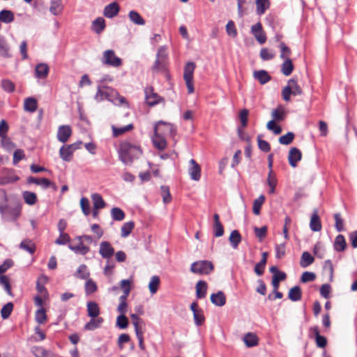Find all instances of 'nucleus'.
<instances>
[{"label":"nucleus","instance_id":"obj_1","mask_svg":"<svg viewBox=\"0 0 357 357\" xmlns=\"http://www.w3.org/2000/svg\"><path fill=\"white\" fill-rule=\"evenodd\" d=\"M119 160L126 165H131L133 161L142 154L139 146L128 141L122 142L118 150Z\"/></svg>","mask_w":357,"mask_h":357},{"label":"nucleus","instance_id":"obj_2","mask_svg":"<svg viewBox=\"0 0 357 357\" xmlns=\"http://www.w3.org/2000/svg\"><path fill=\"white\" fill-rule=\"evenodd\" d=\"M94 99L98 102L107 100L114 105H121L126 104L128 106L124 97L120 96L119 93L114 89L104 84L98 85Z\"/></svg>","mask_w":357,"mask_h":357},{"label":"nucleus","instance_id":"obj_3","mask_svg":"<svg viewBox=\"0 0 357 357\" xmlns=\"http://www.w3.org/2000/svg\"><path fill=\"white\" fill-rule=\"evenodd\" d=\"M215 270L211 261L207 259L197 260L190 264V271L199 275H208Z\"/></svg>","mask_w":357,"mask_h":357},{"label":"nucleus","instance_id":"obj_4","mask_svg":"<svg viewBox=\"0 0 357 357\" xmlns=\"http://www.w3.org/2000/svg\"><path fill=\"white\" fill-rule=\"evenodd\" d=\"M3 218L6 221H16L21 214V206L14 207L6 206L0 211Z\"/></svg>","mask_w":357,"mask_h":357},{"label":"nucleus","instance_id":"obj_5","mask_svg":"<svg viewBox=\"0 0 357 357\" xmlns=\"http://www.w3.org/2000/svg\"><path fill=\"white\" fill-rule=\"evenodd\" d=\"M250 33L255 37L259 45H264L266 42L267 36L260 21L252 25Z\"/></svg>","mask_w":357,"mask_h":357},{"label":"nucleus","instance_id":"obj_6","mask_svg":"<svg viewBox=\"0 0 357 357\" xmlns=\"http://www.w3.org/2000/svg\"><path fill=\"white\" fill-rule=\"evenodd\" d=\"M102 63L113 67H119L122 64V61L115 55L114 50H107L103 52Z\"/></svg>","mask_w":357,"mask_h":357},{"label":"nucleus","instance_id":"obj_7","mask_svg":"<svg viewBox=\"0 0 357 357\" xmlns=\"http://www.w3.org/2000/svg\"><path fill=\"white\" fill-rule=\"evenodd\" d=\"M160 126H163L164 128L161 129L160 132L159 134H162L165 137L169 135L172 138H174L177 135V129L176 127L172 123L165 121L163 120L158 121V127Z\"/></svg>","mask_w":357,"mask_h":357},{"label":"nucleus","instance_id":"obj_8","mask_svg":"<svg viewBox=\"0 0 357 357\" xmlns=\"http://www.w3.org/2000/svg\"><path fill=\"white\" fill-rule=\"evenodd\" d=\"M287 159L289 164L291 167H296L298 166V162L302 159L301 151L297 147H291L289 151Z\"/></svg>","mask_w":357,"mask_h":357},{"label":"nucleus","instance_id":"obj_9","mask_svg":"<svg viewBox=\"0 0 357 357\" xmlns=\"http://www.w3.org/2000/svg\"><path fill=\"white\" fill-rule=\"evenodd\" d=\"M190 167L188 169L189 176L191 180L198 181L201 178V167L195 159H190Z\"/></svg>","mask_w":357,"mask_h":357},{"label":"nucleus","instance_id":"obj_10","mask_svg":"<svg viewBox=\"0 0 357 357\" xmlns=\"http://www.w3.org/2000/svg\"><path fill=\"white\" fill-rule=\"evenodd\" d=\"M309 227L313 232H317L321 230L322 225L317 208H314L310 215Z\"/></svg>","mask_w":357,"mask_h":357},{"label":"nucleus","instance_id":"obj_11","mask_svg":"<svg viewBox=\"0 0 357 357\" xmlns=\"http://www.w3.org/2000/svg\"><path fill=\"white\" fill-rule=\"evenodd\" d=\"M253 78L258 81L261 85H264L272 79V77L266 70H255L253 71Z\"/></svg>","mask_w":357,"mask_h":357},{"label":"nucleus","instance_id":"obj_12","mask_svg":"<svg viewBox=\"0 0 357 357\" xmlns=\"http://www.w3.org/2000/svg\"><path fill=\"white\" fill-rule=\"evenodd\" d=\"M27 183L29 184L35 183L36 185L41 186L44 189H47L50 187H52L54 190H56V185L46 178H35L33 176H29L27 178Z\"/></svg>","mask_w":357,"mask_h":357},{"label":"nucleus","instance_id":"obj_13","mask_svg":"<svg viewBox=\"0 0 357 357\" xmlns=\"http://www.w3.org/2000/svg\"><path fill=\"white\" fill-rule=\"evenodd\" d=\"M210 300L212 304L217 307H222L227 302L226 296L222 290L212 293L210 296Z\"/></svg>","mask_w":357,"mask_h":357},{"label":"nucleus","instance_id":"obj_14","mask_svg":"<svg viewBox=\"0 0 357 357\" xmlns=\"http://www.w3.org/2000/svg\"><path fill=\"white\" fill-rule=\"evenodd\" d=\"M195 296L197 299H203L206 297L208 289V284L204 280H199L195 284Z\"/></svg>","mask_w":357,"mask_h":357},{"label":"nucleus","instance_id":"obj_15","mask_svg":"<svg viewBox=\"0 0 357 357\" xmlns=\"http://www.w3.org/2000/svg\"><path fill=\"white\" fill-rule=\"evenodd\" d=\"M72 135V129L70 126L63 125L59 127L57 139L62 143L66 142Z\"/></svg>","mask_w":357,"mask_h":357},{"label":"nucleus","instance_id":"obj_16","mask_svg":"<svg viewBox=\"0 0 357 357\" xmlns=\"http://www.w3.org/2000/svg\"><path fill=\"white\" fill-rule=\"evenodd\" d=\"M99 253L102 258L109 259L114 253V249L107 241H102L100 244Z\"/></svg>","mask_w":357,"mask_h":357},{"label":"nucleus","instance_id":"obj_17","mask_svg":"<svg viewBox=\"0 0 357 357\" xmlns=\"http://www.w3.org/2000/svg\"><path fill=\"white\" fill-rule=\"evenodd\" d=\"M287 298L292 302H298L302 299V289L300 285L296 284L291 287L287 294Z\"/></svg>","mask_w":357,"mask_h":357},{"label":"nucleus","instance_id":"obj_18","mask_svg":"<svg viewBox=\"0 0 357 357\" xmlns=\"http://www.w3.org/2000/svg\"><path fill=\"white\" fill-rule=\"evenodd\" d=\"M271 120L274 122L283 121L286 118V112L282 105H279L271 111Z\"/></svg>","mask_w":357,"mask_h":357},{"label":"nucleus","instance_id":"obj_19","mask_svg":"<svg viewBox=\"0 0 357 357\" xmlns=\"http://www.w3.org/2000/svg\"><path fill=\"white\" fill-rule=\"evenodd\" d=\"M294 70L293 61L290 58L283 59V62L280 66V72L286 77L291 75Z\"/></svg>","mask_w":357,"mask_h":357},{"label":"nucleus","instance_id":"obj_20","mask_svg":"<svg viewBox=\"0 0 357 357\" xmlns=\"http://www.w3.org/2000/svg\"><path fill=\"white\" fill-rule=\"evenodd\" d=\"M120 7L116 2H112L105 7L103 14L107 18H113L119 12Z\"/></svg>","mask_w":357,"mask_h":357},{"label":"nucleus","instance_id":"obj_21","mask_svg":"<svg viewBox=\"0 0 357 357\" xmlns=\"http://www.w3.org/2000/svg\"><path fill=\"white\" fill-rule=\"evenodd\" d=\"M347 248V243L345 237L342 234H338L333 243V249L336 252H344Z\"/></svg>","mask_w":357,"mask_h":357},{"label":"nucleus","instance_id":"obj_22","mask_svg":"<svg viewBox=\"0 0 357 357\" xmlns=\"http://www.w3.org/2000/svg\"><path fill=\"white\" fill-rule=\"evenodd\" d=\"M243 342L246 347L252 348L256 347L259 344V338L257 335L253 333H247L243 338Z\"/></svg>","mask_w":357,"mask_h":357},{"label":"nucleus","instance_id":"obj_23","mask_svg":"<svg viewBox=\"0 0 357 357\" xmlns=\"http://www.w3.org/2000/svg\"><path fill=\"white\" fill-rule=\"evenodd\" d=\"M228 241L233 249H237L242 241V236L238 230L234 229L231 231Z\"/></svg>","mask_w":357,"mask_h":357},{"label":"nucleus","instance_id":"obj_24","mask_svg":"<svg viewBox=\"0 0 357 357\" xmlns=\"http://www.w3.org/2000/svg\"><path fill=\"white\" fill-rule=\"evenodd\" d=\"M145 102L149 106H154L156 105V93H154L153 86L146 87L144 89Z\"/></svg>","mask_w":357,"mask_h":357},{"label":"nucleus","instance_id":"obj_25","mask_svg":"<svg viewBox=\"0 0 357 357\" xmlns=\"http://www.w3.org/2000/svg\"><path fill=\"white\" fill-rule=\"evenodd\" d=\"M0 56L4 58H10V47L3 36L0 35Z\"/></svg>","mask_w":357,"mask_h":357},{"label":"nucleus","instance_id":"obj_26","mask_svg":"<svg viewBox=\"0 0 357 357\" xmlns=\"http://www.w3.org/2000/svg\"><path fill=\"white\" fill-rule=\"evenodd\" d=\"M104 321V319L101 317H96V318H91L89 321H88L84 326V329L85 331H94L97 328H99L101 327L102 323Z\"/></svg>","mask_w":357,"mask_h":357},{"label":"nucleus","instance_id":"obj_27","mask_svg":"<svg viewBox=\"0 0 357 357\" xmlns=\"http://www.w3.org/2000/svg\"><path fill=\"white\" fill-rule=\"evenodd\" d=\"M256 14L259 16L264 15L271 6L270 0H255Z\"/></svg>","mask_w":357,"mask_h":357},{"label":"nucleus","instance_id":"obj_28","mask_svg":"<svg viewBox=\"0 0 357 357\" xmlns=\"http://www.w3.org/2000/svg\"><path fill=\"white\" fill-rule=\"evenodd\" d=\"M314 257L308 251H304L301 254L300 259V266L302 268H307L314 263Z\"/></svg>","mask_w":357,"mask_h":357},{"label":"nucleus","instance_id":"obj_29","mask_svg":"<svg viewBox=\"0 0 357 357\" xmlns=\"http://www.w3.org/2000/svg\"><path fill=\"white\" fill-rule=\"evenodd\" d=\"M87 314L91 318L100 317V307L97 303L94 301H89L86 304Z\"/></svg>","mask_w":357,"mask_h":357},{"label":"nucleus","instance_id":"obj_30","mask_svg":"<svg viewBox=\"0 0 357 357\" xmlns=\"http://www.w3.org/2000/svg\"><path fill=\"white\" fill-rule=\"evenodd\" d=\"M196 64L194 61H187L183 69V79H193Z\"/></svg>","mask_w":357,"mask_h":357},{"label":"nucleus","instance_id":"obj_31","mask_svg":"<svg viewBox=\"0 0 357 357\" xmlns=\"http://www.w3.org/2000/svg\"><path fill=\"white\" fill-rule=\"evenodd\" d=\"M74 151L70 149V146L63 145L60 148L59 155L65 162H70L73 155Z\"/></svg>","mask_w":357,"mask_h":357},{"label":"nucleus","instance_id":"obj_32","mask_svg":"<svg viewBox=\"0 0 357 357\" xmlns=\"http://www.w3.org/2000/svg\"><path fill=\"white\" fill-rule=\"evenodd\" d=\"M167 59L168 53L167 52V46H160L158 49V71L162 67L164 61Z\"/></svg>","mask_w":357,"mask_h":357},{"label":"nucleus","instance_id":"obj_33","mask_svg":"<svg viewBox=\"0 0 357 357\" xmlns=\"http://www.w3.org/2000/svg\"><path fill=\"white\" fill-rule=\"evenodd\" d=\"M266 197L264 194L260 195L255 199L252 203V213L255 215H259L261 213V208L263 204L265 202Z\"/></svg>","mask_w":357,"mask_h":357},{"label":"nucleus","instance_id":"obj_34","mask_svg":"<svg viewBox=\"0 0 357 357\" xmlns=\"http://www.w3.org/2000/svg\"><path fill=\"white\" fill-rule=\"evenodd\" d=\"M49 73V66L46 63H39L36 66L35 73L36 77L39 79H45Z\"/></svg>","mask_w":357,"mask_h":357},{"label":"nucleus","instance_id":"obj_35","mask_svg":"<svg viewBox=\"0 0 357 357\" xmlns=\"http://www.w3.org/2000/svg\"><path fill=\"white\" fill-rule=\"evenodd\" d=\"M68 248L70 250L73 251L75 253L80 254L82 255L87 254L90 250L89 247L84 245V244L81 241V240L79 241V243L76 245L69 244Z\"/></svg>","mask_w":357,"mask_h":357},{"label":"nucleus","instance_id":"obj_36","mask_svg":"<svg viewBox=\"0 0 357 357\" xmlns=\"http://www.w3.org/2000/svg\"><path fill=\"white\" fill-rule=\"evenodd\" d=\"M131 282L129 280H122L121 281V287L123 289V294L119 297L120 301H126L130 292Z\"/></svg>","mask_w":357,"mask_h":357},{"label":"nucleus","instance_id":"obj_37","mask_svg":"<svg viewBox=\"0 0 357 357\" xmlns=\"http://www.w3.org/2000/svg\"><path fill=\"white\" fill-rule=\"evenodd\" d=\"M63 6L61 0H51L50 11L54 15H58L61 13Z\"/></svg>","mask_w":357,"mask_h":357},{"label":"nucleus","instance_id":"obj_38","mask_svg":"<svg viewBox=\"0 0 357 357\" xmlns=\"http://www.w3.org/2000/svg\"><path fill=\"white\" fill-rule=\"evenodd\" d=\"M15 16L13 11L10 10H2L0 11V22L9 24L14 21Z\"/></svg>","mask_w":357,"mask_h":357},{"label":"nucleus","instance_id":"obj_39","mask_svg":"<svg viewBox=\"0 0 357 357\" xmlns=\"http://www.w3.org/2000/svg\"><path fill=\"white\" fill-rule=\"evenodd\" d=\"M295 138L294 132L288 131L286 134L281 135L278 138V142L282 145H289L291 144Z\"/></svg>","mask_w":357,"mask_h":357},{"label":"nucleus","instance_id":"obj_40","mask_svg":"<svg viewBox=\"0 0 357 357\" xmlns=\"http://www.w3.org/2000/svg\"><path fill=\"white\" fill-rule=\"evenodd\" d=\"M105 28V21L102 17L96 18L92 23V29L98 34L100 33Z\"/></svg>","mask_w":357,"mask_h":357},{"label":"nucleus","instance_id":"obj_41","mask_svg":"<svg viewBox=\"0 0 357 357\" xmlns=\"http://www.w3.org/2000/svg\"><path fill=\"white\" fill-rule=\"evenodd\" d=\"M160 194L162 197V202L165 204H167L172 202V197L168 185H162L160 186Z\"/></svg>","mask_w":357,"mask_h":357},{"label":"nucleus","instance_id":"obj_42","mask_svg":"<svg viewBox=\"0 0 357 357\" xmlns=\"http://www.w3.org/2000/svg\"><path fill=\"white\" fill-rule=\"evenodd\" d=\"M128 17L130 20L137 25H144L145 24V20L142 18V17L135 10H130L128 13Z\"/></svg>","mask_w":357,"mask_h":357},{"label":"nucleus","instance_id":"obj_43","mask_svg":"<svg viewBox=\"0 0 357 357\" xmlns=\"http://www.w3.org/2000/svg\"><path fill=\"white\" fill-rule=\"evenodd\" d=\"M257 142L258 148L261 151L268 153L271 151V145L269 142L262 139V135H257Z\"/></svg>","mask_w":357,"mask_h":357},{"label":"nucleus","instance_id":"obj_44","mask_svg":"<svg viewBox=\"0 0 357 357\" xmlns=\"http://www.w3.org/2000/svg\"><path fill=\"white\" fill-rule=\"evenodd\" d=\"M91 199L93 204V208L95 209L103 208L105 206V202L100 194H92Z\"/></svg>","mask_w":357,"mask_h":357},{"label":"nucleus","instance_id":"obj_45","mask_svg":"<svg viewBox=\"0 0 357 357\" xmlns=\"http://www.w3.org/2000/svg\"><path fill=\"white\" fill-rule=\"evenodd\" d=\"M333 218L335 220L334 227H335V230L337 232H341V231H344V229H345L344 226V220L342 218L341 214L340 213H335L333 215Z\"/></svg>","mask_w":357,"mask_h":357},{"label":"nucleus","instance_id":"obj_46","mask_svg":"<svg viewBox=\"0 0 357 357\" xmlns=\"http://www.w3.org/2000/svg\"><path fill=\"white\" fill-rule=\"evenodd\" d=\"M192 315L194 324L196 326L199 327L204 324L206 319L202 309L195 311V313H193Z\"/></svg>","mask_w":357,"mask_h":357},{"label":"nucleus","instance_id":"obj_47","mask_svg":"<svg viewBox=\"0 0 357 357\" xmlns=\"http://www.w3.org/2000/svg\"><path fill=\"white\" fill-rule=\"evenodd\" d=\"M20 248L30 254H33L36 251L35 244L29 239L22 241L20 244Z\"/></svg>","mask_w":357,"mask_h":357},{"label":"nucleus","instance_id":"obj_48","mask_svg":"<svg viewBox=\"0 0 357 357\" xmlns=\"http://www.w3.org/2000/svg\"><path fill=\"white\" fill-rule=\"evenodd\" d=\"M253 230L259 241H262L267 235L268 227L266 225H263L260 227L255 226Z\"/></svg>","mask_w":357,"mask_h":357},{"label":"nucleus","instance_id":"obj_49","mask_svg":"<svg viewBox=\"0 0 357 357\" xmlns=\"http://www.w3.org/2000/svg\"><path fill=\"white\" fill-rule=\"evenodd\" d=\"M24 108L26 111L33 112L37 109V101L34 98H27L24 100Z\"/></svg>","mask_w":357,"mask_h":357},{"label":"nucleus","instance_id":"obj_50","mask_svg":"<svg viewBox=\"0 0 357 357\" xmlns=\"http://www.w3.org/2000/svg\"><path fill=\"white\" fill-rule=\"evenodd\" d=\"M89 272L85 264L80 265L75 273V277L79 279H87L89 277Z\"/></svg>","mask_w":357,"mask_h":357},{"label":"nucleus","instance_id":"obj_51","mask_svg":"<svg viewBox=\"0 0 357 357\" xmlns=\"http://www.w3.org/2000/svg\"><path fill=\"white\" fill-rule=\"evenodd\" d=\"M134 222L130 221L124 223L121 229V236L123 238L128 236L134 229Z\"/></svg>","mask_w":357,"mask_h":357},{"label":"nucleus","instance_id":"obj_52","mask_svg":"<svg viewBox=\"0 0 357 357\" xmlns=\"http://www.w3.org/2000/svg\"><path fill=\"white\" fill-rule=\"evenodd\" d=\"M316 274L312 271H305L302 273L300 277V282L303 284L313 282L316 279Z\"/></svg>","mask_w":357,"mask_h":357},{"label":"nucleus","instance_id":"obj_53","mask_svg":"<svg viewBox=\"0 0 357 357\" xmlns=\"http://www.w3.org/2000/svg\"><path fill=\"white\" fill-rule=\"evenodd\" d=\"M226 33L229 36L235 38L237 36L238 32L235 23L233 20H229L225 26Z\"/></svg>","mask_w":357,"mask_h":357},{"label":"nucleus","instance_id":"obj_54","mask_svg":"<svg viewBox=\"0 0 357 357\" xmlns=\"http://www.w3.org/2000/svg\"><path fill=\"white\" fill-rule=\"evenodd\" d=\"M278 20V17L275 14H273V13H268L265 17V21H266L267 25L270 28H271V29L274 32L275 31L276 22H277Z\"/></svg>","mask_w":357,"mask_h":357},{"label":"nucleus","instance_id":"obj_55","mask_svg":"<svg viewBox=\"0 0 357 357\" xmlns=\"http://www.w3.org/2000/svg\"><path fill=\"white\" fill-rule=\"evenodd\" d=\"M111 215L114 220L121 221L125 218V213L120 208L114 207L111 210Z\"/></svg>","mask_w":357,"mask_h":357},{"label":"nucleus","instance_id":"obj_56","mask_svg":"<svg viewBox=\"0 0 357 357\" xmlns=\"http://www.w3.org/2000/svg\"><path fill=\"white\" fill-rule=\"evenodd\" d=\"M331 285L329 283H324L319 288L320 296L324 298L328 299L331 297Z\"/></svg>","mask_w":357,"mask_h":357},{"label":"nucleus","instance_id":"obj_57","mask_svg":"<svg viewBox=\"0 0 357 357\" xmlns=\"http://www.w3.org/2000/svg\"><path fill=\"white\" fill-rule=\"evenodd\" d=\"M310 338L314 339L316 346L320 349H325L328 344V340L326 336L320 335L317 337H312L310 335Z\"/></svg>","mask_w":357,"mask_h":357},{"label":"nucleus","instance_id":"obj_58","mask_svg":"<svg viewBox=\"0 0 357 357\" xmlns=\"http://www.w3.org/2000/svg\"><path fill=\"white\" fill-rule=\"evenodd\" d=\"M22 195L25 203H26L27 204L33 205L36 204L37 201V197L36 193L30 191H24Z\"/></svg>","mask_w":357,"mask_h":357},{"label":"nucleus","instance_id":"obj_59","mask_svg":"<svg viewBox=\"0 0 357 357\" xmlns=\"http://www.w3.org/2000/svg\"><path fill=\"white\" fill-rule=\"evenodd\" d=\"M280 50V57L282 59H285L287 58H289V56L291 53V49L288 45H287L284 42H281L279 45Z\"/></svg>","mask_w":357,"mask_h":357},{"label":"nucleus","instance_id":"obj_60","mask_svg":"<svg viewBox=\"0 0 357 357\" xmlns=\"http://www.w3.org/2000/svg\"><path fill=\"white\" fill-rule=\"evenodd\" d=\"M225 229L221 223L213 224V236L214 238H219L224 235Z\"/></svg>","mask_w":357,"mask_h":357},{"label":"nucleus","instance_id":"obj_61","mask_svg":"<svg viewBox=\"0 0 357 357\" xmlns=\"http://www.w3.org/2000/svg\"><path fill=\"white\" fill-rule=\"evenodd\" d=\"M13 310V304L11 302L6 303L1 310V315L3 319L9 317Z\"/></svg>","mask_w":357,"mask_h":357},{"label":"nucleus","instance_id":"obj_62","mask_svg":"<svg viewBox=\"0 0 357 357\" xmlns=\"http://www.w3.org/2000/svg\"><path fill=\"white\" fill-rule=\"evenodd\" d=\"M0 285L3 286L5 291L9 296H13L9 279L6 275H0Z\"/></svg>","mask_w":357,"mask_h":357},{"label":"nucleus","instance_id":"obj_63","mask_svg":"<svg viewBox=\"0 0 357 357\" xmlns=\"http://www.w3.org/2000/svg\"><path fill=\"white\" fill-rule=\"evenodd\" d=\"M1 146L7 151H12L15 148V144L8 136L1 137Z\"/></svg>","mask_w":357,"mask_h":357},{"label":"nucleus","instance_id":"obj_64","mask_svg":"<svg viewBox=\"0 0 357 357\" xmlns=\"http://www.w3.org/2000/svg\"><path fill=\"white\" fill-rule=\"evenodd\" d=\"M259 56L263 61H269L274 58L275 54L271 52L266 47H263L260 50Z\"/></svg>","mask_w":357,"mask_h":357}]
</instances>
